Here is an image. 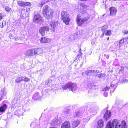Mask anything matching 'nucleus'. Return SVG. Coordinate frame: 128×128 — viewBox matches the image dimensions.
I'll return each instance as SVG.
<instances>
[{"mask_svg": "<svg viewBox=\"0 0 128 128\" xmlns=\"http://www.w3.org/2000/svg\"><path fill=\"white\" fill-rule=\"evenodd\" d=\"M127 128L125 121L120 122L116 119L114 120L112 123L110 122L107 124L106 128Z\"/></svg>", "mask_w": 128, "mask_h": 128, "instance_id": "nucleus-1", "label": "nucleus"}, {"mask_svg": "<svg viewBox=\"0 0 128 128\" xmlns=\"http://www.w3.org/2000/svg\"><path fill=\"white\" fill-rule=\"evenodd\" d=\"M43 15L46 19L49 20L52 19L53 17L52 14L54 12L53 10L48 6L45 5L44 6L42 10Z\"/></svg>", "mask_w": 128, "mask_h": 128, "instance_id": "nucleus-2", "label": "nucleus"}, {"mask_svg": "<svg viewBox=\"0 0 128 128\" xmlns=\"http://www.w3.org/2000/svg\"><path fill=\"white\" fill-rule=\"evenodd\" d=\"M62 88L64 90H66L68 89L73 92L76 90L77 88V86L76 84L71 83L63 85Z\"/></svg>", "mask_w": 128, "mask_h": 128, "instance_id": "nucleus-3", "label": "nucleus"}, {"mask_svg": "<svg viewBox=\"0 0 128 128\" xmlns=\"http://www.w3.org/2000/svg\"><path fill=\"white\" fill-rule=\"evenodd\" d=\"M82 16L84 17L81 20L79 17L78 16L77 17V22L80 26L82 25L84 22L88 20L90 18V16L87 13L82 14Z\"/></svg>", "mask_w": 128, "mask_h": 128, "instance_id": "nucleus-4", "label": "nucleus"}, {"mask_svg": "<svg viewBox=\"0 0 128 128\" xmlns=\"http://www.w3.org/2000/svg\"><path fill=\"white\" fill-rule=\"evenodd\" d=\"M61 19L63 21V22L66 25H68L70 21V18L69 14L67 12L63 11L61 13Z\"/></svg>", "mask_w": 128, "mask_h": 128, "instance_id": "nucleus-5", "label": "nucleus"}, {"mask_svg": "<svg viewBox=\"0 0 128 128\" xmlns=\"http://www.w3.org/2000/svg\"><path fill=\"white\" fill-rule=\"evenodd\" d=\"M42 18L39 14H37L34 16L33 22L36 23H41L42 21Z\"/></svg>", "mask_w": 128, "mask_h": 128, "instance_id": "nucleus-6", "label": "nucleus"}, {"mask_svg": "<svg viewBox=\"0 0 128 128\" xmlns=\"http://www.w3.org/2000/svg\"><path fill=\"white\" fill-rule=\"evenodd\" d=\"M58 24V23L57 21L55 20L51 21L50 22V26H51V30L54 32L56 30V28Z\"/></svg>", "mask_w": 128, "mask_h": 128, "instance_id": "nucleus-7", "label": "nucleus"}, {"mask_svg": "<svg viewBox=\"0 0 128 128\" xmlns=\"http://www.w3.org/2000/svg\"><path fill=\"white\" fill-rule=\"evenodd\" d=\"M25 55L26 56H35L33 48L26 50L25 53Z\"/></svg>", "mask_w": 128, "mask_h": 128, "instance_id": "nucleus-8", "label": "nucleus"}, {"mask_svg": "<svg viewBox=\"0 0 128 128\" xmlns=\"http://www.w3.org/2000/svg\"><path fill=\"white\" fill-rule=\"evenodd\" d=\"M49 28L48 26H43L40 29L39 31L41 34L43 36L45 34V33H46L49 31Z\"/></svg>", "mask_w": 128, "mask_h": 128, "instance_id": "nucleus-9", "label": "nucleus"}, {"mask_svg": "<svg viewBox=\"0 0 128 128\" xmlns=\"http://www.w3.org/2000/svg\"><path fill=\"white\" fill-rule=\"evenodd\" d=\"M17 4L20 6L24 7L30 6V4L29 2H26L20 1H17Z\"/></svg>", "mask_w": 128, "mask_h": 128, "instance_id": "nucleus-10", "label": "nucleus"}, {"mask_svg": "<svg viewBox=\"0 0 128 128\" xmlns=\"http://www.w3.org/2000/svg\"><path fill=\"white\" fill-rule=\"evenodd\" d=\"M35 56H37L39 55L42 53L43 52V50L42 49L40 48H34Z\"/></svg>", "mask_w": 128, "mask_h": 128, "instance_id": "nucleus-11", "label": "nucleus"}, {"mask_svg": "<svg viewBox=\"0 0 128 128\" xmlns=\"http://www.w3.org/2000/svg\"><path fill=\"white\" fill-rule=\"evenodd\" d=\"M60 123L58 118H56L53 119L50 123L51 126H54L58 125Z\"/></svg>", "mask_w": 128, "mask_h": 128, "instance_id": "nucleus-12", "label": "nucleus"}, {"mask_svg": "<svg viewBox=\"0 0 128 128\" xmlns=\"http://www.w3.org/2000/svg\"><path fill=\"white\" fill-rule=\"evenodd\" d=\"M42 96L38 92H36L32 97V98L34 100H40Z\"/></svg>", "mask_w": 128, "mask_h": 128, "instance_id": "nucleus-13", "label": "nucleus"}, {"mask_svg": "<svg viewBox=\"0 0 128 128\" xmlns=\"http://www.w3.org/2000/svg\"><path fill=\"white\" fill-rule=\"evenodd\" d=\"M40 41L42 43H47L50 42V39L46 37H43L40 39Z\"/></svg>", "mask_w": 128, "mask_h": 128, "instance_id": "nucleus-14", "label": "nucleus"}, {"mask_svg": "<svg viewBox=\"0 0 128 128\" xmlns=\"http://www.w3.org/2000/svg\"><path fill=\"white\" fill-rule=\"evenodd\" d=\"M110 15L112 16H115L117 12V10L114 7H111L110 8Z\"/></svg>", "mask_w": 128, "mask_h": 128, "instance_id": "nucleus-15", "label": "nucleus"}, {"mask_svg": "<svg viewBox=\"0 0 128 128\" xmlns=\"http://www.w3.org/2000/svg\"><path fill=\"white\" fill-rule=\"evenodd\" d=\"M62 128H70V123L69 122H66L62 124Z\"/></svg>", "mask_w": 128, "mask_h": 128, "instance_id": "nucleus-16", "label": "nucleus"}, {"mask_svg": "<svg viewBox=\"0 0 128 128\" xmlns=\"http://www.w3.org/2000/svg\"><path fill=\"white\" fill-rule=\"evenodd\" d=\"M80 121L78 120H74L72 123V128H75L77 127L79 124Z\"/></svg>", "mask_w": 128, "mask_h": 128, "instance_id": "nucleus-17", "label": "nucleus"}, {"mask_svg": "<svg viewBox=\"0 0 128 128\" xmlns=\"http://www.w3.org/2000/svg\"><path fill=\"white\" fill-rule=\"evenodd\" d=\"M111 113V112L110 111L108 110H107L106 113L104 115V119H106V121H107L109 118L110 117Z\"/></svg>", "mask_w": 128, "mask_h": 128, "instance_id": "nucleus-18", "label": "nucleus"}, {"mask_svg": "<svg viewBox=\"0 0 128 128\" xmlns=\"http://www.w3.org/2000/svg\"><path fill=\"white\" fill-rule=\"evenodd\" d=\"M98 125L97 128H102L104 126V122L103 120H101L98 122Z\"/></svg>", "mask_w": 128, "mask_h": 128, "instance_id": "nucleus-19", "label": "nucleus"}, {"mask_svg": "<svg viewBox=\"0 0 128 128\" xmlns=\"http://www.w3.org/2000/svg\"><path fill=\"white\" fill-rule=\"evenodd\" d=\"M112 34L111 31L110 30L104 31L103 33L101 36L102 37H103L104 34L106 36H110Z\"/></svg>", "mask_w": 128, "mask_h": 128, "instance_id": "nucleus-20", "label": "nucleus"}, {"mask_svg": "<svg viewBox=\"0 0 128 128\" xmlns=\"http://www.w3.org/2000/svg\"><path fill=\"white\" fill-rule=\"evenodd\" d=\"M48 2L49 0H42L39 4L38 5L39 7L42 8L44 5Z\"/></svg>", "mask_w": 128, "mask_h": 128, "instance_id": "nucleus-21", "label": "nucleus"}, {"mask_svg": "<svg viewBox=\"0 0 128 128\" xmlns=\"http://www.w3.org/2000/svg\"><path fill=\"white\" fill-rule=\"evenodd\" d=\"M26 12L25 9H22L21 12V15L24 18H26L27 16V15L26 14Z\"/></svg>", "mask_w": 128, "mask_h": 128, "instance_id": "nucleus-22", "label": "nucleus"}, {"mask_svg": "<svg viewBox=\"0 0 128 128\" xmlns=\"http://www.w3.org/2000/svg\"><path fill=\"white\" fill-rule=\"evenodd\" d=\"M7 107L6 104H4L0 107V112H3L5 110Z\"/></svg>", "mask_w": 128, "mask_h": 128, "instance_id": "nucleus-23", "label": "nucleus"}, {"mask_svg": "<svg viewBox=\"0 0 128 128\" xmlns=\"http://www.w3.org/2000/svg\"><path fill=\"white\" fill-rule=\"evenodd\" d=\"M116 88V86L114 84L110 85L109 87L110 90L111 92H113Z\"/></svg>", "mask_w": 128, "mask_h": 128, "instance_id": "nucleus-24", "label": "nucleus"}, {"mask_svg": "<svg viewBox=\"0 0 128 128\" xmlns=\"http://www.w3.org/2000/svg\"><path fill=\"white\" fill-rule=\"evenodd\" d=\"M23 76H20L15 81L17 83H19L21 81H23Z\"/></svg>", "mask_w": 128, "mask_h": 128, "instance_id": "nucleus-25", "label": "nucleus"}, {"mask_svg": "<svg viewBox=\"0 0 128 128\" xmlns=\"http://www.w3.org/2000/svg\"><path fill=\"white\" fill-rule=\"evenodd\" d=\"M99 74H97L95 75L94 76H97L99 78H102L103 77L104 74H103L101 73H100L99 72Z\"/></svg>", "mask_w": 128, "mask_h": 128, "instance_id": "nucleus-26", "label": "nucleus"}, {"mask_svg": "<svg viewBox=\"0 0 128 128\" xmlns=\"http://www.w3.org/2000/svg\"><path fill=\"white\" fill-rule=\"evenodd\" d=\"M17 103V100L15 99H14L12 102V106H14H14H16Z\"/></svg>", "mask_w": 128, "mask_h": 128, "instance_id": "nucleus-27", "label": "nucleus"}, {"mask_svg": "<svg viewBox=\"0 0 128 128\" xmlns=\"http://www.w3.org/2000/svg\"><path fill=\"white\" fill-rule=\"evenodd\" d=\"M6 21H3L2 23H0V28H3L6 25Z\"/></svg>", "mask_w": 128, "mask_h": 128, "instance_id": "nucleus-28", "label": "nucleus"}, {"mask_svg": "<svg viewBox=\"0 0 128 128\" xmlns=\"http://www.w3.org/2000/svg\"><path fill=\"white\" fill-rule=\"evenodd\" d=\"M88 86L90 88H93L95 87V86L92 83H89L88 85Z\"/></svg>", "mask_w": 128, "mask_h": 128, "instance_id": "nucleus-29", "label": "nucleus"}, {"mask_svg": "<svg viewBox=\"0 0 128 128\" xmlns=\"http://www.w3.org/2000/svg\"><path fill=\"white\" fill-rule=\"evenodd\" d=\"M23 81L28 82L30 80V79L25 76H23Z\"/></svg>", "mask_w": 128, "mask_h": 128, "instance_id": "nucleus-30", "label": "nucleus"}, {"mask_svg": "<svg viewBox=\"0 0 128 128\" xmlns=\"http://www.w3.org/2000/svg\"><path fill=\"white\" fill-rule=\"evenodd\" d=\"M110 90L109 87L106 86L103 88L102 90L104 91L105 92L109 91Z\"/></svg>", "mask_w": 128, "mask_h": 128, "instance_id": "nucleus-31", "label": "nucleus"}, {"mask_svg": "<svg viewBox=\"0 0 128 128\" xmlns=\"http://www.w3.org/2000/svg\"><path fill=\"white\" fill-rule=\"evenodd\" d=\"M7 93V92L5 90L3 89L2 91V97L6 96Z\"/></svg>", "mask_w": 128, "mask_h": 128, "instance_id": "nucleus-32", "label": "nucleus"}, {"mask_svg": "<svg viewBox=\"0 0 128 128\" xmlns=\"http://www.w3.org/2000/svg\"><path fill=\"white\" fill-rule=\"evenodd\" d=\"M108 28V26H105L102 27L101 28V29L102 32H103L104 31H106L105 30L107 29Z\"/></svg>", "mask_w": 128, "mask_h": 128, "instance_id": "nucleus-33", "label": "nucleus"}, {"mask_svg": "<svg viewBox=\"0 0 128 128\" xmlns=\"http://www.w3.org/2000/svg\"><path fill=\"white\" fill-rule=\"evenodd\" d=\"M98 73H99V71L98 70H92V74H94V75L96 74H97Z\"/></svg>", "mask_w": 128, "mask_h": 128, "instance_id": "nucleus-34", "label": "nucleus"}, {"mask_svg": "<svg viewBox=\"0 0 128 128\" xmlns=\"http://www.w3.org/2000/svg\"><path fill=\"white\" fill-rule=\"evenodd\" d=\"M124 43V42L123 39L121 40L120 41L119 44V46L120 47L122 45V44H123Z\"/></svg>", "mask_w": 128, "mask_h": 128, "instance_id": "nucleus-35", "label": "nucleus"}, {"mask_svg": "<svg viewBox=\"0 0 128 128\" xmlns=\"http://www.w3.org/2000/svg\"><path fill=\"white\" fill-rule=\"evenodd\" d=\"M122 39L124 40V43H127L128 42V37H126Z\"/></svg>", "mask_w": 128, "mask_h": 128, "instance_id": "nucleus-36", "label": "nucleus"}, {"mask_svg": "<svg viewBox=\"0 0 128 128\" xmlns=\"http://www.w3.org/2000/svg\"><path fill=\"white\" fill-rule=\"evenodd\" d=\"M5 9L8 12H9L11 10V8L8 6L5 7Z\"/></svg>", "mask_w": 128, "mask_h": 128, "instance_id": "nucleus-37", "label": "nucleus"}, {"mask_svg": "<svg viewBox=\"0 0 128 128\" xmlns=\"http://www.w3.org/2000/svg\"><path fill=\"white\" fill-rule=\"evenodd\" d=\"M82 75L84 76H85V75L88 76L87 70L83 72L82 73Z\"/></svg>", "mask_w": 128, "mask_h": 128, "instance_id": "nucleus-38", "label": "nucleus"}, {"mask_svg": "<svg viewBox=\"0 0 128 128\" xmlns=\"http://www.w3.org/2000/svg\"><path fill=\"white\" fill-rule=\"evenodd\" d=\"M88 75L92 74V70H87Z\"/></svg>", "mask_w": 128, "mask_h": 128, "instance_id": "nucleus-39", "label": "nucleus"}, {"mask_svg": "<svg viewBox=\"0 0 128 128\" xmlns=\"http://www.w3.org/2000/svg\"><path fill=\"white\" fill-rule=\"evenodd\" d=\"M39 72H40V74L41 75H42L44 74V71L42 70H41L39 71Z\"/></svg>", "mask_w": 128, "mask_h": 128, "instance_id": "nucleus-40", "label": "nucleus"}, {"mask_svg": "<svg viewBox=\"0 0 128 128\" xmlns=\"http://www.w3.org/2000/svg\"><path fill=\"white\" fill-rule=\"evenodd\" d=\"M126 83H128V80H124L122 82V83L124 84Z\"/></svg>", "mask_w": 128, "mask_h": 128, "instance_id": "nucleus-41", "label": "nucleus"}, {"mask_svg": "<svg viewBox=\"0 0 128 128\" xmlns=\"http://www.w3.org/2000/svg\"><path fill=\"white\" fill-rule=\"evenodd\" d=\"M70 110L68 109H66L65 110L64 112L65 113L67 114L69 112Z\"/></svg>", "mask_w": 128, "mask_h": 128, "instance_id": "nucleus-42", "label": "nucleus"}, {"mask_svg": "<svg viewBox=\"0 0 128 128\" xmlns=\"http://www.w3.org/2000/svg\"><path fill=\"white\" fill-rule=\"evenodd\" d=\"M79 113L80 112H78V110H77L75 114L76 116L78 117L79 116Z\"/></svg>", "mask_w": 128, "mask_h": 128, "instance_id": "nucleus-43", "label": "nucleus"}, {"mask_svg": "<svg viewBox=\"0 0 128 128\" xmlns=\"http://www.w3.org/2000/svg\"><path fill=\"white\" fill-rule=\"evenodd\" d=\"M104 96L106 97H107L108 96V93L107 92H105V93H104Z\"/></svg>", "mask_w": 128, "mask_h": 128, "instance_id": "nucleus-44", "label": "nucleus"}, {"mask_svg": "<svg viewBox=\"0 0 128 128\" xmlns=\"http://www.w3.org/2000/svg\"><path fill=\"white\" fill-rule=\"evenodd\" d=\"M3 17V15L0 13V20H2Z\"/></svg>", "mask_w": 128, "mask_h": 128, "instance_id": "nucleus-45", "label": "nucleus"}, {"mask_svg": "<svg viewBox=\"0 0 128 128\" xmlns=\"http://www.w3.org/2000/svg\"><path fill=\"white\" fill-rule=\"evenodd\" d=\"M110 57V56L109 55H107L106 56V58L107 59H108Z\"/></svg>", "mask_w": 128, "mask_h": 128, "instance_id": "nucleus-46", "label": "nucleus"}, {"mask_svg": "<svg viewBox=\"0 0 128 128\" xmlns=\"http://www.w3.org/2000/svg\"><path fill=\"white\" fill-rule=\"evenodd\" d=\"M126 32H124V33L125 34H128V32L127 31H126Z\"/></svg>", "mask_w": 128, "mask_h": 128, "instance_id": "nucleus-47", "label": "nucleus"}, {"mask_svg": "<svg viewBox=\"0 0 128 128\" xmlns=\"http://www.w3.org/2000/svg\"><path fill=\"white\" fill-rule=\"evenodd\" d=\"M34 123H31L30 125V126L31 127H32V125L34 124Z\"/></svg>", "mask_w": 128, "mask_h": 128, "instance_id": "nucleus-48", "label": "nucleus"}, {"mask_svg": "<svg viewBox=\"0 0 128 128\" xmlns=\"http://www.w3.org/2000/svg\"><path fill=\"white\" fill-rule=\"evenodd\" d=\"M107 55L106 54H105L104 55V56H106Z\"/></svg>", "mask_w": 128, "mask_h": 128, "instance_id": "nucleus-49", "label": "nucleus"}, {"mask_svg": "<svg viewBox=\"0 0 128 128\" xmlns=\"http://www.w3.org/2000/svg\"><path fill=\"white\" fill-rule=\"evenodd\" d=\"M92 44H94V42H92Z\"/></svg>", "mask_w": 128, "mask_h": 128, "instance_id": "nucleus-50", "label": "nucleus"}, {"mask_svg": "<svg viewBox=\"0 0 128 128\" xmlns=\"http://www.w3.org/2000/svg\"><path fill=\"white\" fill-rule=\"evenodd\" d=\"M80 50L81 51V49H80Z\"/></svg>", "mask_w": 128, "mask_h": 128, "instance_id": "nucleus-51", "label": "nucleus"}]
</instances>
